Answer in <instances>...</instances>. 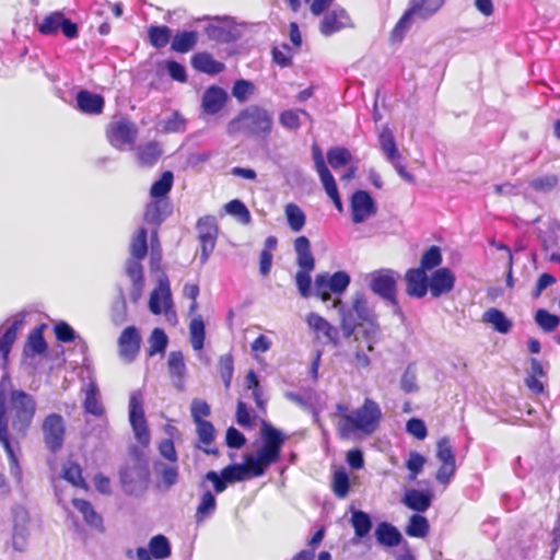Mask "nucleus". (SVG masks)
<instances>
[{
	"instance_id": "f257e3e1",
	"label": "nucleus",
	"mask_w": 560,
	"mask_h": 560,
	"mask_svg": "<svg viewBox=\"0 0 560 560\" xmlns=\"http://www.w3.org/2000/svg\"><path fill=\"white\" fill-rule=\"evenodd\" d=\"M339 422L337 431L341 439H349L353 433L373 434L382 419V411L376 401L365 398L362 406L352 412L343 405L337 406Z\"/></svg>"
},
{
	"instance_id": "f03ea898",
	"label": "nucleus",
	"mask_w": 560,
	"mask_h": 560,
	"mask_svg": "<svg viewBox=\"0 0 560 560\" xmlns=\"http://www.w3.org/2000/svg\"><path fill=\"white\" fill-rule=\"evenodd\" d=\"M272 128V114L259 105L245 107L226 126L231 136L243 135L262 141L269 138Z\"/></svg>"
},
{
	"instance_id": "7ed1b4c3",
	"label": "nucleus",
	"mask_w": 560,
	"mask_h": 560,
	"mask_svg": "<svg viewBox=\"0 0 560 560\" xmlns=\"http://www.w3.org/2000/svg\"><path fill=\"white\" fill-rule=\"evenodd\" d=\"M332 307L340 313V327L345 338L354 335L355 328L363 323L374 326L376 316L369 306L363 293H355L352 300L351 308L346 310L339 298L334 300Z\"/></svg>"
},
{
	"instance_id": "20e7f679",
	"label": "nucleus",
	"mask_w": 560,
	"mask_h": 560,
	"mask_svg": "<svg viewBox=\"0 0 560 560\" xmlns=\"http://www.w3.org/2000/svg\"><path fill=\"white\" fill-rule=\"evenodd\" d=\"M42 439L45 448L50 454H58L65 445L67 424L65 418L57 412L48 413L40 424Z\"/></svg>"
},
{
	"instance_id": "39448f33",
	"label": "nucleus",
	"mask_w": 560,
	"mask_h": 560,
	"mask_svg": "<svg viewBox=\"0 0 560 560\" xmlns=\"http://www.w3.org/2000/svg\"><path fill=\"white\" fill-rule=\"evenodd\" d=\"M262 446L255 459L266 470L271 464L280 459L281 447L284 442L282 433L270 423L262 421L261 424Z\"/></svg>"
},
{
	"instance_id": "423d86ee",
	"label": "nucleus",
	"mask_w": 560,
	"mask_h": 560,
	"mask_svg": "<svg viewBox=\"0 0 560 560\" xmlns=\"http://www.w3.org/2000/svg\"><path fill=\"white\" fill-rule=\"evenodd\" d=\"M36 412L34 397L24 390H13L10 394V413L12 425L24 430L30 427Z\"/></svg>"
},
{
	"instance_id": "0eeeda50",
	"label": "nucleus",
	"mask_w": 560,
	"mask_h": 560,
	"mask_svg": "<svg viewBox=\"0 0 560 560\" xmlns=\"http://www.w3.org/2000/svg\"><path fill=\"white\" fill-rule=\"evenodd\" d=\"M105 135L113 148L124 151L133 147L138 137V127L129 118L121 117L107 125Z\"/></svg>"
},
{
	"instance_id": "6e6552de",
	"label": "nucleus",
	"mask_w": 560,
	"mask_h": 560,
	"mask_svg": "<svg viewBox=\"0 0 560 560\" xmlns=\"http://www.w3.org/2000/svg\"><path fill=\"white\" fill-rule=\"evenodd\" d=\"M399 273L392 269H380L371 273L370 289L394 307L399 308L397 301V281Z\"/></svg>"
},
{
	"instance_id": "1a4fd4ad",
	"label": "nucleus",
	"mask_w": 560,
	"mask_h": 560,
	"mask_svg": "<svg viewBox=\"0 0 560 560\" xmlns=\"http://www.w3.org/2000/svg\"><path fill=\"white\" fill-rule=\"evenodd\" d=\"M129 421L136 440L143 447L150 444V431L144 416L142 394L133 392L129 398Z\"/></svg>"
},
{
	"instance_id": "9d476101",
	"label": "nucleus",
	"mask_w": 560,
	"mask_h": 560,
	"mask_svg": "<svg viewBox=\"0 0 560 560\" xmlns=\"http://www.w3.org/2000/svg\"><path fill=\"white\" fill-rule=\"evenodd\" d=\"M149 310L154 315L175 317L171 285L166 276L160 277L156 288L150 293Z\"/></svg>"
},
{
	"instance_id": "9b49d317",
	"label": "nucleus",
	"mask_w": 560,
	"mask_h": 560,
	"mask_svg": "<svg viewBox=\"0 0 560 560\" xmlns=\"http://www.w3.org/2000/svg\"><path fill=\"white\" fill-rule=\"evenodd\" d=\"M196 229L201 247L200 264L203 265L214 250L219 226L214 217L205 215L197 221Z\"/></svg>"
},
{
	"instance_id": "f8f14e48",
	"label": "nucleus",
	"mask_w": 560,
	"mask_h": 560,
	"mask_svg": "<svg viewBox=\"0 0 560 560\" xmlns=\"http://www.w3.org/2000/svg\"><path fill=\"white\" fill-rule=\"evenodd\" d=\"M380 147L387 161L395 167L399 176L404 180L413 184L415 176L409 173L402 164V156L397 149L393 132L388 128L383 129L380 135Z\"/></svg>"
},
{
	"instance_id": "ddd939ff",
	"label": "nucleus",
	"mask_w": 560,
	"mask_h": 560,
	"mask_svg": "<svg viewBox=\"0 0 560 560\" xmlns=\"http://www.w3.org/2000/svg\"><path fill=\"white\" fill-rule=\"evenodd\" d=\"M436 457L441 465L436 471L435 479L440 483L447 485L456 471L455 454L447 436H443L438 441Z\"/></svg>"
},
{
	"instance_id": "4468645a",
	"label": "nucleus",
	"mask_w": 560,
	"mask_h": 560,
	"mask_svg": "<svg viewBox=\"0 0 560 560\" xmlns=\"http://www.w3.org/2000/svg\"><path fill=\"white\" fill-rule=\"evenodd\" d=\"M221 471L222 477L228 480V482L242 481L248 476L260 477L266 472L264 467H261L253 455L245 456L244 464L229 465Z\"/></svg>"
},
{
	"instance_id": "2eb2a0df",
	"label": "nucleus",
	"mask_w": 560,
	"mask_h": 560,
	"mask_svg": "<svg viewBox=\"0 0 560 560\" xmlns=\"http://www.w3.org/2000/svg\"><path fill=\"white\" fill-rule=\"evenodd\" d=\"M306 323L313 330L317 340H324L326 343H330L334 347L339 346L340 332L339 329L330 324L326 318L317 313H310L306 316Z\"/></svg>"
},
{
	"instance_id": "dca6fc26",
	"label": "nucleus",
	"mask_w": 560,
	"mask_h": 560,
	"mask_svg": "<svg viewBox=\"0 0 560 560\" xmlns=\"http://www.w3.org/2000/svg\"><path fill=\"white\" fill-rule=\"evenodd\" d=\"M118 353L119 357L126 362H132L139 351L141 346V336L136 326L126 327L119 335L118 340Z\"/></svg>"
},
{
	"instance_id": "f3484780",
	"label": "nucleus",
	"mask_w": 560,
	"mask_h": 560,
	"mask_svg": "<svg viewBox=\"0 0 560 560\" xmlns=\"http://www.w3.org/2000/svg\"><path fill=\"white\" fill-rule=\"evenodd\" d=\"M119 478L122 487L132 491L137 483L147 482L149 478L147 462L139 457L132 464L125 465L119 470Z\"/></svg>"
},
{
	"instance_id": "a211bd4d",
	"label": "nucleus",
	"mask_w": 560,
	"mask_h": 560,
	"mask_svg": "<svg viewBox=\"0 0 560 560\" xmlns=\"http://www.w3.org/2000/svg\"><path fill=\"white\" fill-rule=\"evenodd\" d=\"M0 443L2 444L10 463L11 471L21 475L20 466L15 453L11 446L8 430V407L5 397L0 393Z\"/></svg>"
},
{
	"instance_id": "6ab92c4d",
	"label": "nucleus",
	"mask_w": 560,
	"mask_h": 560,
	"mask_svg": "<svg viewBox=\"0 0 560 560\" xmlns=\"http://www.w3.org/2000/svg\"><path fill=\"white\" fill-rule=\"evenodd\" d=\"M351 25V19L343 8H336L324 14L319 23V32L328 37Z\"/></svg>"
},
{
	"instance_id": "aec40b11",
	"label": "nucleus",
	"mask_w": 560,
	"mask_h": 560,
	"mask_svg": "<svg viewBox=\"0 0 560 560\" xmlns=\"http://www.w3.org/2000/svg\"><path fill=\"white\" fill-rule=\"evenodd\" d=\"M173 208L166 199H153L144 209L143 220L158 229L171 214ZM158 231H153V236H156Z\"/></svg>"
},
{
	"instance_id": "412c9836",
	"label": "nucleus",
	"mask_w": 560,
	"mask_h": 560,
	"mask_svg": "<svg viewBox=\"0 0 560 560\" xmlns=\"http://www.w3.org/2000/svg\"><path fill=\"white\" fill-rule=\"evenodd\" d=\"M406 293L411 298L421 299L429 292V278L427 271L420 268H410L405 273Z\"/></svg>"
},
{
	"instance_id": "4be33fe9",
	"label": "nucleus",
	"mask_w": 560,
	"mask_h": 560,
	"mask_svg": "<svg viewBox=\"0 0 560 560\" xmlns=\"http://www.w3.org/2000/svg\"><path fill=\"white\" fill-rule=\"evenodd\" d=\"M455 276L448 268H439L429 278V292L433 298L447 294L454 289Z\"/></svg>"
},
{
	"instance_id": "5701e85b",
	"label": "nucleus",
	"mask_w": 560,
	"mask_h": 560,
	"mask_svg": "<svg viewBox=\"0 0 560 560\" xmlns=\"http://www.w3.org/2000/svg\"><path fill=\"white\" fill-rule=\"evenodd\" d=\"M351 213L354 223H361L375 213V205L369 192L358 190L353 194Z\"/></svg>"
},
{
	"instance_id": "b1692460",
	"label": "nucleus",
	"mask_w": 560,
	"mask_h": 560,
	"mask_svg": "<svg viewBox=\"0 0 560 560\" xmlns=\"http://www.w3.org/2000/svg\"><path fill=\"white\" fill-rule=\"evenodd\" d=\"M228 93L220 86H209L202 95L201 107L206 114L215 115L226 104Z\"/></svg>"
},
{
	"instance_id": "393cba45",
	"label": "nucleus",
	"mask_w": 560,
	"mask_h": 560,
	"mask_svg": "<svg viewBox=\"0 0 560 560\" xmlns=\"http://www.w3.org/2000/svg\"><path fill=\"white\" fill-rule=\"evenodd\" d=\"M72 505L82 515L84 523L89 527L97 532H104L103 517L90 501L74 498L72 499Z\"/></svg>"
},
{
	"instance_id": "a878e982",
	"label": "nucleus",
	"mask_w": 560,
	"mask_h": 560,
	"mask_svg": "<svg viewBox=\"0 0 560 560\" xmlns=\"http://www.w3.org/2000/svg\"><path fill=\"white\" fill-rule=\"evenodd\" d=\"M78 109L84 114L98 115L104 108V97L100 94L91 93L86 90L78 92L77 97Z\"/></svg>"
},
{
	"instance_id": "bb28decb",
	"label": "nucleus",
	"mask_w": 560,
	"mask_h": 560,
	"mask_svg": "<svg viewBox=\"0 0 560 560\" xmlns=\"http://www.w3.org/2000/svg\"><path fill=\"white\" fill-rule=\"evenodd\" d=\"M294 250L296 253V264L300 269L313 271L315 268V258L311 252L310 240L301 235L294 241Z\"/></svg>"
},
{
	"instance_id": "cd10ccee",
	"label": "nucleus",
	"mask_w": 560,
	"mask_h": 560,
	"mask_svg": "<svg viewBox=\"0 0 560 560\" xmlns=\"http://www.w3.org/2000/svg\"><path fill=\"white\" fill-rule=\"evenodd\" d=\"M83 408L85 412L94 417H102L105 413V408L100 399V389L95 382H90L84 388Z\"/></svg>"
},
{
	"instance_id": "c85d7f7f",
	"label": "nucleus",
	"mask_w": 560,
	"mask_h": 560,
	"mask_svg": "<svg viewBox=\"0 0 560 560\" xmlns=\"http://www.w3.org/2000/svg\"><path fill=\"white\" fill-rule=\"evenodd\" d=\"M191 66L195 70L210 75L218 74L225 69L223 62L213 59L208 52H197L191 57Z\"/></svg>"
},
{
	"instance_id": "c756f323",
	"label": "nucleus",
	"mask_w": 560,
	"mask_h": 560,
	"mask_svg": "<svg viewBox=\"0 0 560 560\" xmlns=\"http://www.w3.org/2000/svg\"><path fill=\"white\" fill-rule=\"evenodd\" d=\"M402 503L417 513L425 512L432 503V494L417 489L407 490Z\"/></svg>"
},
{
	"instance_id": "7c9ffc66",
	"label": "nucleus",
	"mask_w": 560,
	"mask_h": 560,
	"mask_svg": "<svg viewBox=\"0 0 560 560\" xmlns=\"http://www.w3.org/2000/svg\"><path fill=\"white\" fill-rule=\"evenodd\" d=\"M196 424V433L198 436V442L200 443V448L207 455H218L219 451L217 447H210L214 440L215 430L213 424L210 421L199 422Z\"/></svg>"
},
{
	"instance_id": "2f4dec72",
	"label": "nucleus",
	"mask_w": 560,
	"mask_h": 560,
	"mask_svg": "<svg viewBox=\"0 0 560 560\" xmlns=\"http://www.w3.org/2000/svg\"><path fill=\"white\" fill-rule=\"evenodd\" d=\"M445 0H415L408 10L413 16L427 20L435 14L444 4Z\"/></svg>"
},
{
	"instance_id": "473e14b6",
	"label": "nucleus",
	"mask_w": 560,
	"mask_h": 560,
	"mask_svg": "<svg viewBox=\"0 0 560 560\" xmlns=\"http://www.w3.org/2000/svg\"><path fill=\"white\" fill-rule=\"evenodd\" d=\"M482 320L490 324L493 329L500 334H508L513 326L512 322L505 316V314L495 307L487 310L482 315Z\"/></svg>"
},
{
	"instance_id": "72a5a7b5",
	"label": "nucleus",
	"mask_w": 560,
	"mask_h": 560,
	"mask_svg": "<svg viewBox=\"0 0 560 560\" xmlns=\"http://www.w3.org/2000/svg\"><path fill=\"white\" fill-rule=\"evenodd\" d=\"M162 155V149L156 141H150L137 148V158L142 166H153Z\"/></svg>"
},
{
	"instance_id": "f704fd0d",
	"label": "nucleus",
	"mask_w": 560,
	"mask_h": 560,
	"mask_svg": "<svg viewBox=\"0 0 560 560\" xmlns=\"http://www.w3.org/2000/svg\"><path fill=\"white\" fill-rule=\"evenodd\" d=\"M375 537L380 544L386 547L397 546L401 541L400 532L386 522L378 524L375 530Z\"/></svg>"
},
{
	"instance_id": "c9c22d12",
	"label": "nucleus",
	"mask_w": 560,
	"mask_h": 560,
	"mask_svg": "<svg viewBox=\"0 0 560 560\" xmlns=\"http://www.w3.org/2000/svg\"><path fill=\"white\" fill-rule=\"evenodd\" d=\"M45 325L36 326L28 335L24 352L32 354H44L47 351V343L44 339Z\"/></svg>"
},
{
	"instance_id": "e433bc0d",
	"label": "nucleus",
	"mask_w": 560,
	"mask_h": 560,
	"mask_svg": "<svg viewBox=\"0 0 560 560\" xmlns=\"http://www.w3.org/2000/svg\"><path fill=\"white\" fill-rule=\"evenodd\" d=\"M198 42V35L195 31H183L178 32L171 43V49L185 54L191 50Z\"/></svg>"
},
{
	"instance_id": "4c0bfd02",
	"label": "nucleus",
	"mask_w": 560,
	"mask_h": 560,
	"mask_svg": "<svg viewBox=\"0 0 560 560\" xmlns=\"http://www.w3.org/2000/svg\"><path fill=\"white\" fill-rule=\"evenodd\" d=\"M430 532V524L427 517L417 513L409 517V522L405 528V533L409 537L425 538Z\"/></svg>"
},
{
	"instance_id": "58836bf2",
	"label": "nucleus",
	"mask_w": 560,
	"mask_h": 560,
	"mask_svg": "<svg viewBox=\"0 0 560 560\" xmlns=\"http://www.w3.org/2000/svg\"><path fill=\"white\" fill-rule=\"evenodd\" d=\"M22 325L23 319H14L10 327H8V329L4 331L0 340V354L4 362L8 360L11 348L16 340L18 331Z\"/></svg>"
},
{
	"instance_id": "ea45409f",
	"label": "nucleus",
	"mask_w": 560,
	"mask_h": 560,
	"mask_svg": "<svg viewBox=\"0 0 560 560\" xmlns=\"http://www.w3.org/2000/svg\"><path fill=\"white\" fill-rule=\"evenodd\" d=\"M148 254V231L139 228L130 243V255L132 259L142 260Z\"/></svg>"
},
{
	"instance_id": "a19ab883",
	"label": "nucleus",
	"mask_w": 560,
	"mask_h": 560,
	"mask_svg": "<svg viewBox=\"0 0 560 560\" xmlns=\"http://www.w3.org/2000/svg\"><path fill=\"white\" fill-rule=\"evenodd\" d=\"M173 173L165 171L161 177L155 180L150 188V196L152 199H165L173 187Z\"/></svg>"
},
{
	"instance_id": "79ce46f5",
	"label": "nucleus",
	"mask_w": 560,
	"mask_h": 560,
	"mask_svg": "<svg viewBox=\"0 0 560 560\" xmlns=\"http://www.w3.org/2000/svg\"><path fill=\"white\" fill-rule=\"evenodd\" d=\"M148 37L150 44L154 48L160 49L170 43L172 38V31L166 25H152L148 30Z\"/></svg>"
},
{
	"instance_id": "37998d69",
	"label": "nucleus",
	"mask_w": 560,
	"mask_h": 560,
	"mask_svg": "<svg viewBox=\"0 0 560 560\" xmlns=\"http://www.w3.org/2000/svg\"><path fill=\"white\" fill-rule=\"evenodd\" d=\"M141 260L130 259L126 266V273L132 282L136 295L139 296L144 285L143 268Z\"/></svg>"
},
{
	"instance_id": "c03bdc74",
	"label": "nucleus",
	"mask_w": 560,
	"mask_h": 560,
	"mask_svg": "<svg viewBox=\"0 0 560 560\" xmlns=\"http://www.w3.org/2000/svg\"><path fill=\"white\" fill-rule=\"evenodd\" d=\"M326 156L329 165L334 170L343 167L352 161L351 152L345 147H332L328 149Z\"/></svg>"
},
{
	"instance_id": "a18cd8bd",
	"label": "nucleus",
	"mask_w": 560,
	"mask_h": 560,
	"mask_svg": "<svg viewBox=\"0 0 560 560\" xmlns=\"http://www.w3.org/2000/svg\"><path fill=\"white\" fill-rule=\"evenodd\" d=\"M218 370L224 384V387L229 389L231 387L234 375V358L231 352H228L219 357Z\"/></svg>"
},
{
	"instance_id": "49530a36",
	"label": "nucleus",
	"mask_w": 560,
	"mask_h": 560,
	"mask_svg": "<svg viewBox=\"0 0 560 560\" xmlns=\"http://www.w3.org/2000/svg\"><path fill=\"white\" fill-rule=\"evenodd\" d=\"M190 343L194 350H201L205 343V323L201 316L194 317L189 324Z\"/></svg>"
},
{
	"instance_id": "de8ad7c7",
	"label": "nucleus",
	"mask_w": 560,
	"mask_h": 560,
	"mask_svg": "<svg viewBox=\"0 0 560 560\" xmlns=\"http://www.w3.org/2000/svg\"><path fill=\"white\" fill-rule=\"evenodd\" d=\"M62 478L74 487L86 490L88 485L82 476V469L79 464L69 462L62 469Z\"/></svg>"
},
{
	"instance_id": "09e8293b",
	"label": "nucleus",
	"mask_w": 560,
	"mask_h": 560,
	"mask_svg": "<svg viewBox=\"0 0 560 560\" xmlns=\"http://www.w3.org/2000/svg\"><path fill=\"white\" fill-rule=\"evenodd\" d=\"M350 522L355 536L359 538L365 537L372 528L371 518L369 514L363 511H354L351 515Z\"/></svg>"
},
{
	"instance_id": "8fccbe9b",
	"label": "nucleus",
	"mask_w": 560,
	"mask_h": 560,
	"mask_svg": "<svg viewBox=\"0 0 560 560\" xmlns=\"http://www.w3.org/2000/svg\"><path fill=\"white\" fill-rule=\"evenodd\" d=\"M284 212L291 230L294 232L301 231L306 221L305 214L301 208L295 203H288L284 208Z\"/></svg>"
},
{
	"instance_id": "3c124183",
	"label": "nucleus",
	"mask_w": 560,
	"mask_h": 560,
	"mask_svg": "<svg viewBox=\"0 0 560 560\" xmlns=\"http://www.w3.org/2000/svg\"><path fill=\"white\" fill-rule=\"evenodd\" d=\"M535 322L545 332H552L558 328L560 317L545 308H539L535 313Z\"/></svg>"
},
{
	"instance_id": "603ef678",
	"label": "nucleus",
	"mask_w": 560,
	"mask_h": 560,
	"mask_svg": "<svg viewBox=\"0 0 560 560\" xmlns=\"http://www.w3.org/2000/svg\"><path fill=\"white\" fill-rule=\"evenodd\" d=\"M168 338L163 329L154 328L149 338L148 355L153 357L156 353H163L167 347Z\"/></svg>"
},
{
	"instance_id": "864d4df0",
	"label": "nucleus",
	"mask_w": 560,
	"mask_h": 560,
	"mask_svg": "<svg viewBox=\"0 0 560 560\" xmlns=\"http://www.w3.org/2000/svg\"><path fill=\"white\" fill-rule=\"evenodd\" d=\"M441 249L436 245L430 246L421 256L420 265L418 268L428 271L439 267L442 264Z\"/></svg>"
},
{
	"instance_id": "5fc2aeb1",
	"label": "nucleus",
	"mask_w": 560,
	"mask_h": 560,
	"mask_svg": "<svg viewBox=\"0 0 560 560\" xmlns=\"http://www.w3.org/2000/svg\"><path fill=\"white\" fill-rule=\"evenodd\" d=\"M167 368L171 377L182 382L186 373L183 353L179 351L171 352L167 360Z\"/></svg>"
},
{
	"instance_id": "6e6d98bb",
	"label": "nucleus",
	"mask_w": 560,
	"mask_h": 560,
	"mask_svg": "<svg viewBox=\"0 0 560 560\" xmlns=\"http://www.w3.org/2000/svg\"><path fill=\"white\" fill-rule=\"evenodd\" d=\"M150 553L155 559H165L171 555V546L167 538L163 535H156L149 542Z\"/></svg>"
},
{
	"instance_id": "4d7b16f0",
	"label": "nucleus",
	"mask_w": 560,
	"mask_h": 560,
	"mask_svg": "<svg viewBox=\"0 0 560 560\" xmlns=\"http://www.w3.org/2000/svg\"><path fill=\"white\" fill-rule=\"evenodd\" d=\"M63 14L61 12H52L46 15L40 23L37 24V28L43 35H55L60 30V23Z\"/></svg>"
},
{
	"instance_id": "13d9d810",
	"label": "nucleus",
	"mask_w": 560,
	"mask_h": 560,
	"mask_svg": "<svg viewBox=\"0 0 560 560\" xmlns=\"http://www.w3.org/2000/svg\"><path fill=\"white\" fill-rule=\"evenodd\" d=\"M331 489L335 495L339 499H343L348 495L350 490V481L348 474L343 469L335 471L332 476Z\"/></svg>"
},
{
	"instance_id": "bf43d9fd",
	"label": "nucleus",
	"mask_w": 560,
	"mask_h": 560,
	"mask_svg": "<svg viewBox=\"0 0 560 560\" xmlns=\"http://www.w3.org/2000/svg\"><path fill=\"white\" fill-rule=\"evenodd\" d=\"M329 275L328 273H319L315 278L314 291L316 296H318L323 302H327L331 299L332 287L329 285Z\"/></svg>"
},
{
	"instance_id": "052dcab7",
	"label": "nucleus",
	"mask_w": 560,
	"mask_h": 560,
	"mask_svg": "<svg viewBox=\"0 0 560 560\" xmlns=\"http://www.w3.org/2000/svg\"><path fill=\"white\" fill-rule=\"evenodd\" d=\"M559 184V178L555 174L544 175L537 178H534L529 186L533 190L539 192H549L553 190Z\"/></svg>"
},
{
	"instance_id": "680f3d73",
	"label": "nucleus",
	"mask_w": 560,
	"mask_h": 560,
	"mask_svg": "<svg viewBox=\"0 0 560 560\" xmlns=\"http://www.w3.org/2000/svg\"><path fill=\"white\" fill-rule=\"evenodd\" d=\"M215 506L217 502L214 495L211 493V491H206L202 494L201 501L196 510L197 522L203 521L206 516H208L215 510Z\"/></svg>"
},
{
	"instance_id": "e2e57ef3",
	"label": "nucleus",
	"mask_w": 560,
	"mask_h": 560,
	"mask_svg": "<svg viewBox=\"0 0 560 560\" xmlns=\"http://www.w3.org/2000/svg\"><path fill=\"white\" fill-rule=\"evenodd\" d=\"M255 85L247 80H236L232 88V95L240 102H246L254 94Z\"/></svg>"
},
{
	"instance_id": "0e129e2a",
	"label": "nucleus",
	"mask_w": 560,
	"mask_h": 560,
	"mask_svg": "<svg viewBox=\"0 0 560 560\" xmlns=\"http://www.w3.org/2000/svg\"><path fill=\"white\" fill-rule=\"evenodd\" d=\"M190 412L195 423L206 422V418L211 415V408L206 400L195 398L191 401Z\"/></svg>"
},
{
	"instance_id": "69168bd1",
	"label": "nucleus",
	"mask_w": 560,
	"mask_h": 560,
	"mask_svg": "<svg viewBox=\"0 0 560 560\" xmlns=\"http://www.w3.org/2000/svg\"><path fill=\"white\" fill-rule=\"evenodd\" d=\"M272 60L281 68L291 66L293 54L287 44L275 46L271 51Z\"/></svg>"
},
{
	"instance_id": "338daca9",
	"label": "nucleus",
	"mask_w": 560,
	"mask_h": 560,
	"mask_svg": "<svg viewBox=\"0 0 560 560\" xmlns=\"http://www.w3.org/2000/svg\"><path fill=\"white\" fill-rule=\"evenodd\" d=\"M299 113H302L305 116H308V113L301 109V110H284L280 114L279 120L280 124L288 129L296 130L300 128V116Z\"/></svg>"
},
{
	"instance_id": "774afa93",
	"label": "nucleus",
	"mask_w": 560,
	"mask_h": 560,
	"mask_svg": "<svg viewBox=\"0 0 560 560\" xmlns=\"http://www.w3.org/2000/svg\"><path fill=\"white\" fill-rule=\"evenodd\" d=\"M330 284L332 287V293L340 295L343 293L350 284V277L345 271H337L329 276Z\"/></svg>"
}]
</instances>
